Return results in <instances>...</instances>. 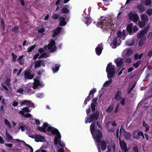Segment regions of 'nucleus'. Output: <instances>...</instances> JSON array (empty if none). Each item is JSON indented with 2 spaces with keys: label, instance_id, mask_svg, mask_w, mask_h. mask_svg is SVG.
I'll list each match as a JSON object with an SVG mask.
<instances>
[{
  "label": "nucleus",
  "instance_id": "nucleus-1",
  "mask_svg": "<svg viewBox=\"0 0 152 152\" xmlns=\"http://www.w3.org/2000/svg\"><path fill=\"white\" fill-rule=\"evenodd\" d=\"M90 130L95 141L99 152H101V148L102 151L105 150L106 148V144L104 141L101 140L102 137L101 132L99 130H95V125L94 123H92L90 125Z\"/></svg>",
  "mask_w": 152,
  "mask_h": 152
},
{
  "label": "nucleus",
  "instance_id": "nucleus-2",
  "mask_svg": "<svg viewBox=\"0 0 152 152\" xmlns=\"http://www.w3.org/2000/svg\"><path fill=\"white\" fill-rule=\"evenodd\" d=\"M38 129L41 132L47 131L49 132H50L52 134H56V136L54 140V144L56 145L58 143L59 145L61 147L63 148L65 147V144L60 140L61 135L57 129L50 126L47 123L44 124L42 127L38 126Z\"/></svg>",
  "mask_w": 152,
  "mask_h": 152
},
{
  "label": "nucleus",
  "instance_id": "nucleus-3",
  "mask_svg": "<svg viewBox=\"0 0 152 152\" xmlns=\"http://www.w3.org/2000/svg\"><path fill=\"white\" fill-rule=\"evenodd\" d=\"M48 48L49 51L53 52L55 51L57 49L55 45V41L52 39L48 45L46 46L44 48H40L38 50V52L41 54L39 56V54L37 53L34 56L33 59L36 60L38 57L39 58H41L42 57L46 58L48 56V54H46L45 50Z\"/></svg>",
  "mask_w": 152,
  "mask_h": 152
},
{
  "label": "nucleus",
  "instance_id": "nucleus-4",
  "mask_svg": "<svg viewBox=\"0 0 152 152\" xmlns=\"http://www.w3.org/2000/svg\"><path fill=\"white\" fill-rule=\"evenodd\" d=\"M112 21L113 20L111 19L107 18V20L105 17H102L100 18L99 21L97 23V24H96V25L103 29L112 30L114 28V25L112 22Z\"/></svg>",
  "mask_w": 152,
  "mask_h": 152
},
{
  "label": "nucleus",
  "instance_id": "nucleus-5",
  "mask_svg": "<svg viewBox=\"0 0 152 152\" xmlns=\"http://www.w3.org/2000/svg\"><path fill=\"white\" fill-rule=\"evenodd\" d=\"M34 81L33 83H28L25 87L27 95H30L34 93L35 91L31 89L32 88L35 89L37 88H41L44 86L43 83L38 79H34Z\"/></svg>",
  "mask_w": 152,
  "mask_h": 152
},
{
  "label": "nucleus",
  "instance_id": "nucleus-6",
  "mask_svg": "<svg viewBox=\"0 0 152 152\" xmlns=\"http://www.w3.org/2000/svg\"><path fill=\"white\" fill-rule=\"evenodd\" d=\"M122 34L121 31H118L117 34L111 35L108 39V42L109 43L110 45L113 48H115L116 47L117 45H119L121 43V41L120 39V37Z\"/></svg>",
  "mask_w": 152,
  "mask_h": 152
},
{
  "label": "nucleus",
  "instance_id": "nucleus-7",
  "mask_svg": "<svg viewBox=\"0 0 152 152\" xmlns=\"http://www.w3.org/2000/svg\"><path fill=\"white\" fill-rule=\"evenodd\" d=\"M99 112L96 111V113L94 114H92L91 116L87 115L85 118V123L86 124L88 123H91L95 120H97L99 117Z\"/></svg>",
  "mask_w": 152,
  "mask_h": 152
},
{
  "label": "nucleus",
  "instance_id": "nucleus-8",
  "mask_svg": "<svg viewBox=\"0 0 152 152\" xmlns=\"http://www.w3.org/2000/svg\"><path fill=\"white\" fill-rule=\"evenodd\" d=\"M31 112L29 108L27 107H25L23 108L22 110L19 112V113L23 116H24L26 118H30L31 119H32V117L30 113H26Z\"/></svg>",
  "mask_w": 152,
  "mask_h": 152
},
{
  "label": "nucleus",
  "instance_id": "nucleus-9",
  "mask_svg": "<svg viewBox=\"0 0 152 152\" xmlns=\"http://www.w3.org/2000/svg\"><path fill=\"white\" fill-rule=\"evenodd\" d=\"M127 16L130 20H132L136 24H137L139 18L137 14L131 12L128 14Z\"/></svg>",
  "mask_w": 152,
  "mask_h": 152
},
{
  "label": "nucleus",
  "instance_id": "nucleus-10",
  "mask_svg": "<svg viewBox=\"0 0 152 152\" xmlns=\"http://www.w3.org/2000/svg\"><path fill=\"white\" fill-rule=\"evenodd\" d=\"M106 72L107 73V77L109 79L112 78L114 76L115 73L116 72L114 67H107Z\"/></svg>",
  "mask_w": 152,
  "mask_h": 152
},
{
  "label": "nucleus",
  "instance_id": "nucleus-11",
  "mask_svg": "<svg viewBox=\"0 0 152 152\" xmlns=\"http://www.w3.org/2000/svg\"><path fill=\"white\" fill-rule=\"evenodd\" d=\"M126 28L130 35H132V29L134 32H136L138 30V28L135 26H133V24L132 23L129 24L127 25Z\"/></svg>",
  "mask_w": 152,
  "mask_h": 152
},
{
  "label": "nucleus",
  "instance_id": "nucleus-12",
  "mask_svg": "<svg viewBox=\"0 0 152 152\" xmlns=\"http://www.w3.org/2000/svg\"><path fill=\"white\" fill-rule=\"evenodd\" d=\"M28 136L32 138H35V141L37 142H44L45 141V138L43 136L40 135H37L35 136L34 134H28Z\"/></svg>",
  "mask_w": 152,
  "mask_h": 152
},
{
  "label": "nucleus",
  "instance_id": "nucleus-13",
  "mask_svg": "<svg viewBox=\"0 0 152 152\" xmlns=\"http://www.w3.org/2000/svg\"><path fill=\"white\" fill-rule=\"evenodd\" d=\"M20 104L21 106L25 105H27L29 107H34V104L31 102V101L28 100H24L20 102Z\"/></svg>",
  "mask_w": 152,
  "mask_h": 152
},
{
  "label": "nucleus",
  "instance_id": "nucleus-14",
  "mask_svg": "<svg viewBox=\"0 0 152 152\" xmlns=\"http://www.w3.org/2000/svg\"><path fill=\"white\" fill-rule=\"evenodd\" d=\"M14 140L15 142H17L18 143H21L22 142L24 143L25 144L24 146L27 149L28 151H30V152H33V149L32 147L29 145L25 143L24 141L18 139H14Z\"/></svg>",
  "mask_w": 152,
  "mask_h": 152
},
{
  "label": "nucleus",
  "instance_id": "nucleus-15",
  "mask_svg": "<svg viewBox=\"0 0 152 152\" xmlns=\"http://www.w3.org/2000/svg\"><path fill=\"white\" fill-rule=\"evenodd\" d=\"M133 53V50L127 48L124 50L123 52L122 55L123 57H125L126 55L128 56H131Z\"/></svg>",
  "mask_w": 152,
  "mask_h": 152
},
{
  "label": "nucleus",
  "instance_id": "nucleus-16",
  "mask_svg": "<svg viewBox=\"0 0 152 152\" xmlns=\"http://www.w3.org/2000/svg\"><path fill=\"white\" fill-rule=\"evenodd\" d=\"M96 89H94L90 91L89 94L88 96L87 99H86L84 101V104L85 105L86 104L87 102H89L90 100L93 97L94 94L96 92Z\"/></svg>",
  "mask_w": 152,
  "mask_h": 152
},
{
  "label": "nucleus",
  "instance_id": "nucleus-17",
  "mask_svg": "<svg viewBox=\"0 0 152 152\" xmlns=\"http://www.w3.org/2000/svg\"><path fill=\"white\" fill-rule=\"evenodd\" d=\"M133 136L134 138L137 140L140 138V136H142L143 139H144L145 138V137L143 133L141 131L137 132L136 131H134V132Z\"/></svg>",
  "mask_w": 152,
  "mask_h": 152
},
{
  "label": "nucleus",
  "instance_id": "nucleus-18",
  "mask_svg": "<svg viewBox=\"0 0 152 152\" xmlns=\"http://www.w3.org/2000/svg\"><path fill=\"white\" fill-rule=\"evenodd\" d=\"M114 61L117 66H121L123 65H123V59L122 58H118L115 59Z\"/></svg>",
  "mask_w": 152,
  "mask_h": 152
},
{
  "label": "nucleus",
  "instance_id": "nucleus-19",
  "mask_svg": "<svg viewBox=\"0 0 152 152\" xmlns=\"http://www.w3.org/2000/svg\"><path fill=\"white\" fill-rule=\"evenodd\" d=\"M59 24L61 26L65 25L66 23V21H68L67 19L66 18L65 16L59 18Z\"/></svg>",
  "mask_w": 152,
  "mask_h": 152
},
{
  "label": "nucleus",
  "instance_id": "nucleus-20",
  "mask_svg": "<svg viewBox=\"0 0 152 152\" xmlns=\"http://www.w3.org/2000/svg\"><path fill=\"white\" fill-rule=\"evenodd\" d=\"M103 49V48L102 44L101 43L98 44L95 49L96 52V54L98 56H99L100 55Z\"/></svg>",
  "mask_w": 152,
  "mask_h": 152
},
{
  "label": "nucleus",
  "instance_id": "nucleus-21",
  "mask_svg": "<svg viewBox=\"0 0 152 152\" xmlns=\"http://www.w3.org/2000/svg\"><path fill=\"white\" fill-rule=\"evenodd\" d=\"M83 20L85 22V23L88 26L92 22V21L90 18L89 16L87 15V17H84L83 19Z\"/></svg>",
  "mask_w": 152,
  "mask_h": 152
},
{
  "label": "nucleus",
  "instance_id": "nucleus-22",
  "mask_svg": "<svg viewBox=\"0 0 152 152\" xmlns=\"http://www.w3.org/2000/svg\"><path fill=\"white\" fill-rule=\"evenodd\" d=\"M120 144L122 149L124 150L125 152H128V150L126 147V143L123 141L120 140Z\"/></svg>",
  "mask_w": 152,
  "mask_h": 152
},
{
  "label": "nucleus",
  "instance_id": "nucleus-23",
  "mask_svg": "<svg viewBox=\"0 0 152 152\" xmlns=\"http://www.w3.org/2000/svg\"><path fill=\"white\" fill-rule=\"evenodd\" d=\"M147 33V30H142L139 31L137 34V37L138 39H140L142 37L144 36L146 33Z\"/></svg>",
  "mask_w": 152,
  "mask_h": 152
},
{
  "label": "nucleus",
  "instance_id": "nucleus-24",
  "mask_svg": "<svg viewBox=\"0 0 152 152\" xmlns=\"http://www.w3.org/2000/svg\"><path fill=\"white\" fill-rule=\"evenodd\" d=\"M6 140L7 142H12V140H13V138L11 136L7 133V130H6Z\"/></svg>",
  "mask_w": 152,
  "mask_h": 152
},
{
  "label": "nucleus",
  "instance_id": "nucleus-25",
  "mask_svg": "<svg viewBox=\"0 0 152 152\" xmlns=\"http://www.w3.org/2000/svg\"><path fill=\"white\" fill-rule=\"evenodd\" d=\"M30 72V71H26L25 72L24 75L26 78L29 79H31L34 77V75L31 74Z\"/></svg>",
  "mask_w": 152,
  "mask_h": 152
},
{
  "label": "nucleus",
  "instance_id": "nucleus-26",
  "mask_svg": "<svg viewBox=\"0 0 152 152\" xmlns=\"http://www.w3.org/2000/svg\"><path fill=\"white\" fill-rule=\"evenodd\" d=\"M142 21L144 23L147 22L148 21V16L145 14H142L141 17Z\"/></svg>",
  "mask_w": 152,
  "mask_h": 152
},
{
  "label": "nucleus",
  "instance_id": "nucleus-27",
  "mask_svg": "<svg viewBox=\"0 0 152 152\" xmlns=\"http://www.w3.org/2000/svg\"><path fill=\"white\" fill-rule=\"evenodd\" d=\"M62 29V28L60 27H58L53 32V37H54L56 36L60 32Z\"/></svg>",
  "mask_w": 152,
  "mask_h": 152
},
{
  "label": "nucleus",
  "instance_id": "nucleus-28",
  "mask_svg": "<svg viewBox=\"0 0 152 152\" xmlns=\"http://www.w3.org/2000/svg\"><path fill=\"white\" fill-rule=\"evenodd\" d=\"M45 66V65L44 64V61H37L35 64L34 66Z\"/></svg>",
  "mask_w": 152,
  "mask_h": 152
},
{
  "label": "nucleus",
  "instance_id": "nucleus-29",
  "mask_svg": "<svg viewBox=\"0 0 152 152\" xmlns=\"http://www.w3.org/2000/svg\"><path fill=\"white\" fill-rule=\"evenodd\" d=\"M124 138L126 140L129 139L131 136L130 133L126 132H124Z\"/></svg>",
  "mask_w": 152,
  "mask_h": 152
},
{
  "label": "nucleus",
  "instance_id": "nucleus-30",
  "mask_svg": "<svg viewBox=\"0 0 152 152\" xmlns=\"http://www.w3.org/2000/svg\"><path fill=\"white\" fill-rule=\"evenodd\" d=\"M23 55L20 56L17 59L18 62L20 64H23L24 62V59L23 58Z\"/></svg>",
  "mask_w": 152,
  "mask_h": 152
},
{
  "label": "nucleus",
  "instance_id": "nucleus-31",
  "mask_svg": "<svg viewBox=\"0 0 152 152\" xmlns=\"http://www.w3.org/2000/svg\"><path fill=\"white\" fill-rule=\"evenodd\" d=\"M137 7L139 11L141 12H142L145 11L144 7L141 4L138 5Z\"/></svg>",
  "mask_w": 152,
  "mask_h": 152
},
{
  "label": "nucleus",
  "instance_id": "nucleus-32",
  "mask_svg": "<svg viewBox=\"0 0 152 152\" xmlns=\"http://www.w3.org/2000/svg\"><path fill=\"white\" fill-rule=\"evenodd\" d=\"M145 36L142 37L141 39L140 40L139 42L138 45L139 46H142L144 43L145 42Z\"/></svg>",
  "mask_w": 152,
  "mask_h": 152
},
{
  "label": "nucleus",
  "instance_id": "nucleus-33",
  "mask_svg": "<svg viewBox=\"0 0 152 152\" xmlns=\"http://www.w3.org/2000/svg\"><path fill=\"white\" fill-rule=\"evenodd\" d=\"M112 80L111 79H110L109 80L105 82L103 85L104 87H107L109 86L112 83Z\"/></svg>",
  "mask_w": 152,
  "mask_h": 152
},
{
  "label": "nucleus",
  "instance_id": "nucleus-34",
  "mask_svg": "<svg viewBox=\"0 0 152 152\" xmlns=\"http://www.w3.org/2000/svg\"><path fill=\"white\" fill-rule=\"evenodd\" d=\"M121 92L120 91H118L116 95L115 96V99H116L117 100H120V99L122 98H121Z\"/></svg>",
  "mask_w": 152,
  "mask_h": 152
},
{
  "label": "nucleus",
  "instance_id": "nucleus-35",
  "mask_svg": "<svg viewBox=\"0 0 152 152\" xmlns=\"http://www.w3.org/2000/svg\"><path fill=\"white\" fill-rule=\"evenodd\" d=\"M142 126L145 128V132H147L149 130L150 128L149 126L147 124L145 123L144 121L143 123Z\"/></svg>",
  "mask_w": 152,
  "mask_h": 152
},
{
  "label": "nucleus",
  "instance_id": "nucleus-36",
  "mask_svg": "<svg viewBox=\"0 0 152 152\" xmlns=\"http://www.w3.org/2000/svg\"><path fill=\"white\" fill-rule=\"evenodd\" d=\"M4 122L5 125H6L9 128H11L12 126L11 125L10 123L8 120L7 119H5Z\"/></svg>",
  "mask_w": 152,
  "mask_h": 152
},
{
  "label": "nucleus",
  "instance_id": "nucleus-37",
  "mask_svg": "<svg viewBox=\"0 0 152 152\" xmlns=\"http://www.w3.org/2000/svg\"><path fill=\"white\" fill-rule=\"evenodd\" d=\"M22 69H14L13 70V73L15 74H16L17 75H19L20 73H21Z\"/></svg>",
  "mask_w": 152,
  "mask_h": 152
},
{
  "label": "nucleus",
  "instance_id": "nucleus-38",
  "mask_svg": "<svg viewBox=\"0 0 152 152\" xmlns=\"http://www.w3.org/2000/svg\"><path fill=\"white\" fill-rule=\"evenodd\" d=\"M62 13L65 14L68 13L69 12V10L66 7H64L61 10Z\"/></svg>",
  "mask_w": 152,
  "mask_h": 152
},
{
  "label": "nucleus",
  "instance_id": "nucleus-39",
  "mask_svg": "<svg viewBox=\"0 0 152 152\" xmlns=\"http://www.w3.org/2000/svg\"><path fill=\"white\" fill-rule=\"evenodd\" d=\"M142 56V53H141L139 55L138 54H136L135 56V59H140Z\"/></svg>",
  "mask_w": 152,
  "mask_h": 152
},
{
  "label": "nucleus",
  "instance_id": "nucleus-40",
  "mask_svg": "<svg viewBox=\"0 0 152 152\" xmlns=\"http://www.w3.org/2000/svg\"><path fill=\"white\" fill-rule=\"evenodd\" d=\"M35 46H32L27 48V52L28 53L31 52L32 50L34 48Z\"/></svg>",
  "mask_w": 152,
  "mask_h": 152
},
{
  "label": "nucleus",
  "instance_id": "nucleus-41",
  "mask_svg": "<svg viewBox=\"0 0 152 152\" xmlns=\"http://www.w3.org/2000/svg\"><path fill=\"white\" fill-rule=\"evenodd\" d=\"M147 38L149 40H152V32H150L148 33V34Z\"/></svg>",
  "mask_w": 152,
  "mask_h": 152
},
{
  "label": "nucleus",
  "instance_id": "nucleus-42",
  "mask_svg": "<svg viewBox=\"0 0 152 152\" xmlns=\"http://www.w3.org/2000/svg\"><path fill=\"white\" fill-rule=\"evenodd\" d=\"M138 24L139 27L141 28H142L145 26V23H144L143 22H142L140 21L138 22Z\"/></svg>",
  "mask_w": 152,
  "mask_h": 152
},
{
  "label": "nucleus",
  "instance_id": "nucleus-43",
  "mask_svg": "<svg viewBox=\"0 0 152 152\" xmlns=\"http://www.w3.org/2000/svg\"><path fill=\"white\" fill-rule=\"evenodd\" d=\"M59 69V67H52V69L54 73L56 72Z\"/></svg>",
  "mask_w": 152,
  "mask_h": 152
},
{
  "label": "nucleus",
  "instance_id": "nucleus-44",
  "mask_svg": "<svg viewBox=\"0 0 152 152\" xmlns=\"http://www.w3.org/2000/svg\"><path fill=\"white\" fill-rule=\"evenodd\" d=\"M59 16L58 14L55 13H53L52 15V18L53 19H57Z\"/></svg>",
  "mask_w": 152,
  "mask_h": 152
},
{
  "label": "nucleus",
  "instance_id": "nucleus-45",
  "mask_svg": "<svg viewBox=\"0 0 152 152\" xmlns=\"http://www.w3.org/2000/svg\"><path fill=\"white\" fill-rule=\"evenodd\" d=\"M113 106H110L106 110L107 112L110 113L111 112L113 109Z\"/></svg>",
  "mask_w": 152,
  "mask_h": 152
},
{
  "label": "nucleus",
  "instance_id": "nucleus-46",
  "mask_svg": "<svg viewBox=\"0 0 152 152\" xmlns=\"http://www.w3.org/2000/svg\"><path fill=\"white\" fill-rule=\"evenodd\" d=\"M11 54L12 56V60L13 61H15L17 57V56L14 54V53H12Z\"/></svg>",
  "mask_w": 152,
  "mask_h": 152
},
{
  "label": "nucleus",
  "instance_id": "nucleus-47",
  "mask_svg": "<svg viewBox=\"0 0 152 152\" xmlns=\"http://www.w3.org/2000/svg\"><path fill=\"white\" fill-rule=\"evenodd\" d=\"M151 0H145V5L146 6H149L151 4Z\"/></svg>",
  "mask_w": 152,
  "mask_h": 152
},
{
  "label": "nucleus",
  "instance_id": "nucleus-48",
  "mask_svg": "<svg viewBox=\"0 0 152 152\" xmlns=\"http://www.w3.org/2000/svg\"><path fill=\"white\" fill-rule=\"evenodd\" d=\"M18 27L17 26H15L12 29V31L15 33H17L18 32Z\"/></svg>",
  "mask_w": 152,
  "mask_h": 152
},
{
  "label": "nucleus",
  "instance_id": "nucleus-49",
  "mask_svg": "<svg viewBox=\"0 0 152 152\" xmlns=\"http://www.w3.org/2000/svg\"><path fill=\"white\" fill-rule=\"evenodd\" d=\"M17 93L23 94V90L22 88H20L17 90Z\"/></svg>",
  "mask_w": 152,
  "mask_h": 152
},
{
  "label": "nucleus",
  "instance_id": "nucleus-50",
  "mask_svg": "<svg viewBox=\"0 0 152 152\" xmlns=\"http://www.w3.org/2000/svg\"><path fill=\"white\" fill-rule=\"evenodd\" d=\"M43 94L42 93H38L36 94V96L37 98H42L43 96Z\"/></svg>",
  "mask_w": 152,
  "mask_h": 152
},
{
  "label": "nucleus",
  "instance_id": "nucleus-51",
  "mask_svg": "<svg viewBox=\"0 0 152 152\" xmlns=\"http://www.w3.org/2000/svg\"><path fill=\"white\" fill-rule=\"evenodd\" d=\"M119 101H120V103L122 105L125 104V99L123 98H121Z\"/></svg>",
  "mask_w": 152,
  "mask_h": 152
},
{
  "label": "nucleus",
  "instance_id": "nucleus-52",
  "mask_svg": "<svg viewBox=\"0 0 152 152\" xmlns=\"http://www.w3.org/2000/svg\"><path fill=\"white\" fill-rule=\"evenodd\" d=\"M147 14L149 15L150 16L152 14V9H148L147 11Z\"/></svg>",
  "mask_w": 152,
  "mask_h": 152
},
{
  "label": "nucleus",
  "instance_id": "nucleus-53",
  "mask_svg": "<svg viewBox=\"0 0 152 152\" xmlns=\"http://www.w3.org/2000/svg\"><path fill=\"white\" fill-rule=\"evenodd\" d=\"M126 44L130 46H132L134 44V42L133 40L128 41L126 43Z\"/></svg>",
  "mask_w": 152,
  "mask_h": 152
},
{
  "label": "nucleus",
  "instance_id": "nucleus-54",
  "mask_svg": "<svg viewBox=\"0 0 152 152\" xmlns=\"http://www.w3.org/2000/svg\"><path fill=\"white\" fill-rule=\"evenodd\" d=\"M96 105V104L94 103H91V107L92 110L94 111L95 110V107Z\"/></svg>",
  "mask_w": 152,
  "mask_h": 152
},
{
  "label": "nucleus",
  "instance_id": "nucleus-55",
  "mask_svg": "<svg viewBox=\"0 0 152 152\" xmlns=\"http://www.w3.org/2000/svg\"><path fill=\"white\" fill-rule=\"evenodd\" d=\"M125 62L127 64H130L132 62V59L130 58H128L126 59Z\"/></svg>",
  "mask_w": 152,
  "mask_h": 152
},
{
  "label": "nucleus",
  "instance_id": "nucleus-56",
  "mask_svg": "<svg viewBox=\"0 0 152 152\" xmlns=\"http://www.w3.org/2000/svg\"><path fill=\"white\" fill-rule=\"evenodd\" d=\"M62 3L61 0H58L56 3V5L57 6H59V5L61 4Z\"/></svg>",
  "mask_w": 152,
  "mask_h": 152
},
{
  "label": "nucleus",
  "instance_id": "nucleus-57",
  "mask_svg": "<svg viewBox=\"0 0 152 152\" xmlns=\"http://www.w3.org/2000/svg\"><path fill=\"white\" fill-rule=\"evenodd\" d=\"M10 80L9 79H7L5 81L4 83L7 86H9L10 85Z\"/></svg>",
  "mask_w": 152,
  "mask_h": 152
},
{
  "label": "nucleus",
  "instance_id": "nucleus-58",
  "mask_svg": "<svg viewBox=\"0 0 152 152\" xmlns=\"http://www.w3.org/2000/svg\"><path fill=\"white\" fill-rule=\"evenodd\" d=\"M19 129H20L22 132H23L25 130V126H20L19 127Z\"/></svg>",
  "mask_w": 152,
  "mask_h": 152
},
{
  "label": "nucleus",
  "instance_id": "nucleus-59",
  "mask_svg": "<svg viewBox=\"0 0 152 152\" xmlns=\"http://www.w3.org/2000/svg\"><path fill=\"white\" fill-rule=\"evenodd\" d=\"M45 31V29L43 28H41L40 29L38 30V32L40 33H42Z\"/></svg>",
  "mask_w": 152,
  "mask_h": 152
},
{
  "label": "nucleus",
  "instance_id": "nucleus-60",
  "mask_svg": "<svg viewBox=\"0 0 152 152\" xmlns=\"http://www.w3.org/2000/svg\"><path fill=\"white\" fill-rule=\"evenodd\" d=\"M140 61H139L134 64V66H138L140 64Z\"/></svg>",
  "mask_w": 152,
  "mask_h": 152
},
{
  "label": "nucleus",
  "instance_id": "nucleus-61",
  "mask_svg": "<svg viewBox=\"0 0 152 152\" xmlns=\"http://www.w3.org/2000/svg\"><path fill=\"white\" fill-rule=\"evenodd\" d=\"M1 23L2 25V28L3 29V30H4V23L3 20L2 19L1 20Z\"/></svg>",
  "mask_w": 152,
  "mask_h": 152
},
{
  "label": "nucleus",
  "instance_id": "nucleus-62",
  "mask_svg": "<svg viewBox=\"0 0 152 152\" xmlns=\"http://www.w3.org/2000/svg\"><path fill=\"white\" fill-rule=\"evenodd\" d=\"M2 86L6 91H9V88H7V87H6L5 86L3 85L2 84Z\"/></svg>",
  "mask_w": 152,
  "mask_h": 152
},
{
  "label": "nucleus",
  "instance_id": "nucleus-63",
  "mask_svg": "<svg viewBox=\"0 0 152 152\" xmlns=\"http://www.w3.org/2000/svg\"><path fill=\"white\" fill-rule=\"evenodd\" d=\"M0 143L1 144H4V140L1 136H0Z\"/></svg>",
  "mask_w": 152,
  "mask_h": 152
},
{
  "label": "nucleus",
  "instance_id": "nucleus-64",
  "mask_svg": "<svg viewBox=\"0 0 152 152\" xmlns=\"http://www.w3.org/2000/svg\"><path fill=\"white\" fill-rule=\"evenodd\" d=\"M5 145L7 147L11 148L12 146V144L11 143H10V144L5 143Z\"/></svg>",
  "mask_w": 152,
  "mask_h": 152
}]
</instances>
